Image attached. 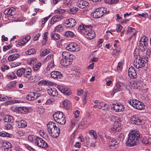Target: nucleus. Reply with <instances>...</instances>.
<instances>
[{"mask_svg":"<svg viewBox=\"0 0 151 151\" xmlns=\"http://www.w3.org/2000/svg\"><path fill=\"white\" fill-rule=\"evenodd\" d=\"M141 135L139 131L135 129L131 130L128 135V138L126 144L129 147L134 146L139 143Z\"/></svg>","mask_w":151,"mask_h":151,"instance_id":"1","label":"nucleus"},{"mask_svg":"<svg viewBox=\"0 0 151 151\" xmlns=\"http://www.w3.org/2000/svg\"><path fill=\"white\" fill-rule=\"evenodd\" d=\"M151 54V52L150 49H147L145 53V55H144L143 57L137 56L134 60V66L137 69L142 68L144 67L146 63L144 59L147 61V59L149 58Z\"/></svg>","mask_w":151,"mask_h":151,"instance_id":"2","label":"nucleus"},{"mask_svg":"<svg viewBox=\"0 0 151 151\" xmlns=\"http://www.w3.org/2000/svg\"><path fill=\"white\" fill-rule=\"evenodd\" d=\"M47 129L50 134L53 137L56 138L59 136L60 129L54 122H50L47 124Z\"/></svg>","mask_w":151,"mask_h":151,"instance_id":"3","label":"nucleus"},{"mask_svg":"<svg viewBox=\"0 0 151 151\" xmlns=\"http://www.w3.org/2000/svg\"><path fill=\"white\" fill-rule=\"evenodd\" d=\"M54 120L57 122L61 124H64L66 122L65 115L60 111L55 113L52 115Z\"/></svg>","mask_w":151,"mask_h":151,"instance_id":"4","label":"nucleus"},{"mask_svg":"<svg viewBox=\"0 0 151 151\" xmlns=\"http://www.w3.org/2000/svg\"><path fill=\"white\" fill-rule=\"evenodd\" d=\"M107 9L105 7H100L95 9L91 13V16L94 18H99L101 17L104 13H108Z\"/></svg>","mask_w":151,"mask_h":151,"instance_id":"5","label":"nucleus"},{"mask_svg":"<svg viewBox=\"0 0 151 151\" xmlns=\"http://www.w3.org/2000/svg\"><path fill=\"white\" fill-rule=\"evenodd\" d=\"M144 121L143 117L139 115H133L131 117L130 119V122L136 125L142 124L144 123Z\"/></svg>","mask_w":151,"mask_h":151,"instance_id":"6","label":"nucleus"},{"mask_svg":"<svg viewBox=\"0 0 151 151\" xmlns=\"http://www.w3.org/2000/svg\"><path fill=\"white\" fill-rule=\"evenodd\" d=\"M148 42V37L145 36H143L139 41V50L142 52H144L146 49Z\"/></svg>","mask_w":151,"mask_h":151,"instance_id":"7","label":"nucleus"},{"mask_svg":"<svg viewBox=\"0 0 151 151\" xmlns=\"http://www.w3.org/2000/svg\"><path fill=\"white\" fill-rule=\"evenodd\" d=\"M35 145L39 147L42 148H46L48 147L47 143L41 137H38L36 141Z\"/></svg>","mask_w":151,"mask_h":151,"instance_id":"8","label":"nucleus"},{"mask_svg":"<svg viewBox=\"0 0 151 151\" xmlns=\"http://www.w3.org/2000/svg\"><path fill=\"white\" fill-rule=\"evenodd\" d=\"M89 28H86L87 31L84 33V35L87 38L90 40L93 39L95 36L94 32L92 30V27L90 25Z\"/></svg>","mask_w":151,"mask_h":151,"instance_id":"9","label":"nucleus"},{"mask_svg":"<svg viewBox=\"0 0 151 151\" xmlns=\"http://www.w3.org/2000/svg\"><path fill=\"white\" fill-rule=\"evenodd\" d=\"M66 49L70 51L78 52L80 50L79 45L76 43H71L69 44L66 47Z\"/></svg>","mask_w":151,"mask_h":151,"instance_id":"10","label":"nucleus"},{"mask_svg":"<svg viewBox=\"0 0 151 151\" xmlns=\"http://www.w3.org/2000/svg\"><path fill=\"white\" fill-rule=\"evenodd\" d=\"M76 24L75 20L73 18L67 19L65 21V26L68 28H71L74 27Z\"/></svg>","mask_w":151,"mask_h":151,"instance_id":"11","label":"nucleus"},{"mask_svg":"<svg viewBox=\"0 0 151 151\" xmlns=\"http://www.w3.org/2000/svg\"><path fill=\"white\" fill-rule=\"evenodd\" d=\"M119 142L115 139H111L109 141V147L111 149H116L119 147Z\"/></svg>","mask_w":151,"mask_h":151,"instance_id":"12","label":"nucleus"},{"mask_svg":"<svg viewBox=\"0 0 151 151\" xmlns=\"http://www.w3.org/2000/svg\"><path fill=\"white\" fill-rule=\"evenodd\" d=\"M134 101L135 102L133 107L134 108L139 110H141L144 109L145 106L143 103L136 99H135Z\"/></svg>","mask_w":151,"mask_h":151,"instance_id":"13","label":"nucleus"},{"mask_svg":"<svg viewBox=\"0 0 151 151\" xmlns=\"http://www.w3.org/2000/svg\"><path fill=\"white\" fill-rule=\"evenodd\" d=\"M111 119L114 122V125L119 130L121 126V119L118 116H112Z\"/></svg>","mask_w":151,"mask_h":151,"instance_id":"14","label":"nucleus"},{"mask_svg":"<svg viewBox=\"0 0 151 151\" xmlns=\"http://www.w3.org/2000/svg\"><path fill=\"white\" fill-rule=\"evenodd\" d=\"M128 75L129 77L132 79H134L137 77V73L133 66H131L129 69Z\"/></svg>","mask_w":151,"mask_h":151,"instance_id":"15","label":"nucleus"},{"mask_svg":"<svg viewBox=\"0 0 151 151\" xmlns=\"http://www.w3.org/2000/svg\"><path fill=\"white\" fill-rule=\"evenodd\" d=\"M16 9L13 7L9 8L6 9L4 12L5 15H7L9 16H12L15 13Z\"/></svg>","mask_w":151,"mask_h":151,"instance_id":"16","label":"nucleus"},{"mask_svg":"<svg viewBox=\"0 0 151 151\" xmlns=\"http://www.w3.org/2000/svg\"><path fill=\"white\" fill-rule=\"evenodd\" d=\"M40 94L37 93L31 92L29 93L26 97L27 99L29 101L34 100L36 99L40 96Z\"/></svg>","mask_w":151,"mask_h":151,"instance_id":"17","label":"nucleus"},{"mask_svg":"<svg viewBox=\"0 0 151 151\" xmlns=\"http://www.w3.org/2000/svg\"><path fill=\"white\" fill-rule=\"evenodd\" d=\"M74 56L70 54V52L67 51H64L62 53V58H66L67 59H70L73 60V57Z\"/></svg>","mask_w":151,"mask_h":151,"instance_id":"18","label":"nucleus"},{"mask_svg":"<svg viewBox=\"0 0 151 151\" xmlns=\"http://www.w3.org/2000/svg\"><path fill=\"white\" fill-rule=\"evenodd\" d=\"M51 76L52 78L56 79H61L63 77L62 75L60 72L56 71L52 72Z\"/></svg>","mask_w":151,"mask_h":151,"instance_id":"19","label":"nucleus"},{"mask_svg":"<svg viewBox=\"0 0 151 151\" xmlns=\"http://www.w3.org/2000/svg\"><path fill=\"white\" fill-rule=\"evenodd\" d=\"M88 5L89 3L88 2L83 0H78L77 4V6L81 8H83Z\"/></svg>","mask_w":151,"mask_h":151,"instance_id":"20","label":"nucleus"},{"mask_svg":"<svg viewBox=\"0 0 151 151\" xmlns=\"http://www.w3.org/2000/svg\"><path fill=\"white\" fill-rule=\"evenodd\" d=\"M73 61L71 60L70 59L68 60L66 58H62L60 61V64L62 65L66 66L71 65Z\"/></svg>","mask_w":151,"mask_h":151,"instance_id":"21","label":"nucleus"},{"mask_svg":"<svg viewBox=\"0 0 151 151\" xmlns=\"http://www.w3.org/2000/svg\"><path fill=\"white\" fill-rule=\"evenodd\" d=\"M47 93L50 95L53 96H56L58 95V93L56 89L54 88H50L47 90Z\"/></svg>","mask_w":151,"mask_h":151,"instance_id":"22","label":"nucleus"},{"mask_svg":"<svg viewBox=\"0 0 151 151\" xmlns=\"http://www.w3.org/2000/svg\"><path fill=\"white\" fill-rule=\"evenodd\" d=\"M89 26L90 25L85 26L83 24H80L78 27V31L81 33H83L84 34V33L87 31L86 30V28H89Z\"/></svg>","mask_w":151,"mask_h":151,"instance_id":"23","label":"nucleus"},{"mask_svg":"<svg viewBox=\"0 0 151 151\" xmlns=\"http://www.w3.org/2000/svg\"><path fill=\"white\" fill-rule=\"evenodd\" d=\"M99 136L102 142L104 143L107 142H109V141H110L111 139L109 136L106 134H104L103 135H99Z\"/></svg>","mask_w":151,"mask_h":151,"instance_id":"24","label":"nucleus"},{"mask_svg":"<svg viewBox=\"0 0 151 151\" xmlns=\"http://www.w3.org/2000/svg\"><path fill=\"white\" fill-rule=\"evenodd\" d=\"M31 37L29 35H27L22 39L21 41L19 42V44L21 45H24L26 43L28 42L30 39Z\"/></svg>","mask_w":151,"mask_h":151,"instance_id":"25","label":"nucleus"},{"mask_svg":"<svg viewBox=\"0 0 151 151\" xmlns=\"http://www.w3.org/2000/svg\"><path fill=\"white\" fill-rule=\"evenodd\" d=\"M19 57V55L18 53L13 54L9 55L8 58V59L9 61H12L15 60Z\"/></svg>","mask_w":151,"mask_h":151,"instance_id":"26","label":"nucleus"},{"mask_svg":"<svg viewBox=\"0 0 151 151\" xmlns=\"http://www.w3.org/2000/svg\"><path fill=\"white\" fill-rule=\"evenodd\" d=\"M116 112H121L124 111V106L121 104H117V106L115 107Z\"/></svg>","mask_w":151,"mask_h":151,"instance_id":"27","label":"nucleus"},{"mask_svg":"<svg viewBox=\"0 0 151 151\" xmlns=\"http://www.w3.org/2000/svg\"><path fill=\"white\" fill-rule=\"evenodd\" d=\"M18 127L19 128H24L27 126L26 121L23 120H21L17 122Z\"/></svg>","mask_w":151,"mask_h":151,"instance_id":"28","label":"nucleus"},{"mask_svg":"<svg viewBox=\"0 0 151 151\" xmlns=\"http://www.w3.org/2000/svg\"><path fill=\"white\" fill-rule=\"evenodd\" d=\"M42 65L41 63L38 62L34 65L33 68L34 71L35 73H37L39 71Z\"/></svg>","mask_w":151,"mask_h":151,"instance_id":"29","label":"nucleus"},{"mask_svg":"<svg viewBox=\"0 0 151 151\" xmlns=\"http://www.w3.org/2000/svg\"><path fill=\"white\" fill-rule=\"evenodd\" d=\"M4 120L6 122L12 123L14 122V119L12 116L8 115L4 116Z\"/></svg>","mask_w":151,"mask_h":151,"instance_id":"30","label":"nucleus"},{"mask_svg":"<svg viewBox=\"0 0 151 151\" xmlns=\"http://www.w3.org/2000/svg\"><path fill=\"white\" fill-rule=\"evenodd\" d=\"M31 70V69L28 70L24 68V73H23L24 76L26 78L30 77L32 75Z\"/></svg>","mask_w":151,"mask_h":151,"instance_id":"31","label":"nucleus"},{"mask_svg":"<svg viewBox=\"0 0 151 151\" xmlns=\"http://www.w3.org/2000/svg\"><path fill=\"white\" fill-rule=\"evenodd\" d=\"M50 37L51 39L53 40H58L60 39V35L59 34L54 32L51 33Z\"/></svg>","mask_w":151,"mask_h":151,"instance_id":"32","label":"nucleus"},{"mask_svg":"<svg viewBox=\"0 0 151 151\" xmlns=\"http://www.w3.org/2000/svg\"><path fill=\"white\" fill-rule=\"evenodd\" d=\"M48 32H45L42 35L43 40L42 42V45H44L46 43L48 39Z\"/></svg>","mask_w":151,"mask_h":151,"instance_id":"33","label":"nucleus"},{"mask_svg":"<svg viewBox=\"0 0 151 151\" xmlns=\"http://www.w3.org/2000/svg\"><path fill=\"white\" fill-rule=\"evenodd\" d=\"M54 56L52 54H50L47 56L44 60V63H46L49 61L52 62L54 61Z\"/></svg>","mask_w":151,"mask_h":151,"instance_id":"34","label":"nucleus"},{"mask_svg":"<svg viewBox=\"0 0 151 151\" xmlns=\"http://www.w3.org/2000/svg\"><path fill=\"white\" fill-rule=\"evenodd\" d=\"M28 107H20L19 109V112L22 114H25L29 111Z\"/></svg>","mask_w":151,"mask_h":151,"instance_id":"35","label":"nucleus"},{"mask_svg":"<svg viewBox=\"0 0 151 151\" xmlns=\"http://www.w3.org/2000/svg\"><path fill=\"white\" fill-rule=\"evenodd\" d=\"M38 137L35 136L33 135H29L28 137V140L30 142L35 144Z\"/></svg>","mask_w":151,"mask_h":151,"instance_id":"36","label":"nucleus"},{"mask_svg":"<svg viewBox=\"0 0 151 151\" xmlns=\"http://www.w3.org/2000/svg\"><path fill=\"white\" fill-rule=\"evenodd\" d=\"M65 36L66 37L72 38L75 36V35L73 32L71 31H67L65 32Z\"/></svg>","mask_w":151,"mask_h":151,"instance_id":"37","label":"nucleus"},{"mask_svg":"<svg viewBox=\"0 0 151 151\" xmlns=\"http://www.w3.org/2000/svg\"><path fill=\"white\" fill-rule=\"evenodd\" d=\"M41 77V75L39 73L36 74L34 78L31 79V82H36L38 81Z\"/></svg>","mask_w":151,"mask_h":151,"instance_id":"38","label":"nucleus"},{"mask_svg":"<svg viewBox=\"0 0 151 151\" xmlns=\"http://www.w3.org/2000/svg\"><path fill=\"white\" fill-rule=\"evenodd\" d=\"M2 146L4 147V149L11 148L12 147V145L10 142L6 141L3 142Z\"/></svg>","mask_w":151,"mask_h":151,"instance_id":"39","label":"nucleus"},{"mask_svg":"<svg viewBox=\"0 0 151 151\" xmlns=\"http://www.w3.org/2000/svg\"><path fill=\"white\" fill-rule=\"evenodd\" d=\"M50 52V50L49 49H45L41 50L40 51V55L41 56H44L47 55Z\"/></svg>","mask_w":151,"mask_h":151,"instance_id":"40","label":"nucleus"},{"mask_svg":"<svg viewBox=\"0 0 151 151\" xmlns=\"http://www.w3.org/2000/svg\"><path fill=\"white\" fill-rule=\"evenodd\" d=\"M63 105L66 109H68L70 106V102L68 100H65L63 102Z\"/></svg>","mask_w":151,"mask_h":151,"instance_id":"41","label":"nucleus"},{"mask_svg":"<svg viewBox=\"0 0 151 151\" xmlns=\"http://www.w3.org/2000/svg\"><path fill=\"white\" fill-rule=\"evenodd\" d=\"M55 65L54 63V61L50 62V63H49L47 67V70L50 71L51 70H52L54 68Z\"/></svg>","mask_w":151,"mask_h":151,"instance_id":"42","label":"nucleus"},{"mask_svg":"<svg viewBox=\"0 0 151 151\" xmlns=\"http://www.w3.org/2000/svg\"><path fill=\"white\" fill-rule=\"evenodd\" d=\"M120 51V49L119 48L114 49L112 52V55L114 57H117L119 55Z\"/></svg>","mask_w":151,"mask_h":151,"instance_id":"43","label":"nucleus"},{"mask_svg":"<svg viewBox=\"0 0 151 151\" xmlns=\"http://www.w3.org/2000/svg\"><path fill=\"white\" fill-rule=\"evenodd\" d=\"M63 30V27L62 24H59L55 27L54 31L58 32H60Z\"/></svg>","mask_w":151,"mask_h":151,"instance_id":"44","label":"nucleus"},{"mask_svg":"<svg viewBox=\"0 0 151 151\" xmlns=\"http://www.w3.org/2000/svg\"><path fill=\"white\" fill-rule=\"evenodd\" d=\"M101 109L105 110L109 108V106L104 102H101V105L100 106Z\"/></svg>","mask_w":151,"mask_h":151,"instance_id":"45","label":"nucleus"},{"mask_svg":"<svg viewBox=\"0 0 151 151\" xmlns=\"http://www.w3.org/2000/svg\"><path fill=\"white\" fill-rule=\"evenodd\" d=\"M119 0H104V2L109 4H116L119 2Z\"/></svg>","mask_w":151,"mask_h":151,"instance_id":"46","label":"nucleus"},{"mask_svg":"<svg viewBox=\"0 0 151 151\" xmlns=\"http://www.w3.org/2000/svg\"><path fill=\"white\" fill-rule=\"evenodd\" d=\"M120 91L122 90L123 88V83L120 82L118 81L116 83V86Z\"/></svg>","mask_w":151,"mask_h":151,"instance_id":"47","label":"nucleus"},{"mask_svg":"<svg viewBox=\"0 0 151 151\" xmlns=\"http://www.w3.org/2000/svg\"><path fill=\"white\" fill-rule=\"evenodd\" d=\"M24 68H22L19 69L18 70L17 72V75L19 77H21L23 75V73H24Z\"/></svg>","mask_w":151,"mask_h":151,"instance_id":"48","label":"nucleus"},{"mask_svg":"<svg viewBox=\"0 0 151 151\" xmlns=\"http://www.w3.org/2000/svg\"><path fill=\"white\" fill-rule=\"evenodd\" d=\"M7 76L9 78L11 79H13L17 78V76H16L15 74L13 72L9 73L7 75Z\"/></svg>","mask_w":151,"mask_h":151,"instance_id":"49","label":"nucleus"},{"mask_svg":"<svg viewBox=\"0 0 151 151\" xmlns=\"http://www.w3.org/2000/svg\"><path fill=\"white\" fill-rule=\"evenodd\" d=\"M89 134L91 136L93 137L94 139H96L97 137V136L96 132L93 130L90 131Z\"/></svg>","mask_w":151,"mask_h":151,"instance_id":"50","label":"nucleus"},{"mask_svg":"<svg viewBox=\"0 0 151 151\" xmlns=\"http://www.w3.org/2000/svg\"><path fill=\"white\" fill-rule=\"evenodd\" d=\"M17 84V82L16 81H11L8 85L9 87L15 88Z\"/></svg>","mask_w":151,"mask_h":151,"instance_id":"51","label":"nucleus"},{"mask_svg":"<svg viewBox=\"0 0 151 151\" xmlns=\"http://www.w3.org/2000/svg\"><path fill=\"white\" fill-rule=\"evenodd\" d=\"M150 142V139L148 137H144L143 139L142 140V143L145 144H148Z\"/></svg>","mask_w":151,"mask_h":151,"instance_id":"52","label":"nucleus"},{"mask_svg":"<svg viewBox=\"0 0 151 151\" xmlns=\"http://www.w3.org/2000/svg\"><path fill=\"white\" fill-rule=\"evenodd\" d=\"M35 53V51L34 48H31L25 52V53L27 55H31Z\"/></svg>","mask_w":151,"mask_h":151,"instance_id":"53","label":"nucleus"},{"mask_svg":"<svg viewBox=\"0 0 151 151\" xmlns=\"http://www.w3.org/2000/svg\"><path fill=\"white\" fill-rule=\"evenodd\" d=\"M12 135L5 132H0V136L4 137H11Z\"/></svg>","mask_w":151,"mask_h":151,"instance_id":"54","label":"nucleus"},{"mask_svg":"<svg viewBox=\"0 0 151 151\" xmlns=\"http://www.w3.org/2000/svg\"><path fill=\"white\" fill-rule=\"evenodd\" d=\"M11 98L10 97H8L7 96H4L1 95L0 98V101H10Z\"/></svg>","mask_w":151,"mask_h":151,"instance_id":"55","label":"nucleus"},{"mask_svg":"<svg viewBox=\"0 0 151 151\" xmlns=\"http://www.w3.org/2000/svg\"><path fill=\"white\" fill-rule=\"evenodd\" d=\"M123 63L122 62H119L118 64L117 70L118 71H121L122 68Z\"/></svg>","mask_w":151,"mask_h":151,"instance_id":"56","label":"nucleus"},{"mask_svg":"<svg viewBox=\"0 0 151 151\" xmlns=\"http://www.w3.org/2000/svg\"><path fill=\"white\" fill-rule=\"evenodd\" d=\"M124 139V135L123 134L121 133L118 135L117 139V141L122 142Z\"/></svg>","mask_w":151,"mask_h":151,"instance_id":"57","label":"nucleus"},{"mask_svg":"<svg viewBox=\"0 0 151 151\" xmlns=\"http://www.w3.org/2000/svg\"><path fill=\"white\" fill-rule=\"evenodd\" d=\"M63 93L67 95H69L71 94V93L69 89L65 88H64Z\"/></svg>","mask_w":151,"mask_h":151,"instance_id":"58","label":"nucleus"},{"mask_svg":"<svg viewBox=\"0 0 151 151\" xmlns=\"http://www.w3.org/2000/svg\"><path fill=\"white\" fill-rule=\"evenodd\" d=\"M37 60L35 58H31L29 59V62L31 65L33 64L36 63Z\"/></svg>","mask_w":151,"mask_h":151,"instance_id":"59","label":"nucleus"},{"mask_svg":"<svg viewBox=\"0 0 151 151\" xmlns=\"http://www.w3.org/2000/svg\"><path fill=\"white\" fill-rule=\"evenodd\" d=\"M55 101V100L53 99H50L47 100L45 102L47 105H49L52 104Z\"/></svg>","mask_w":151,"mask_h":151,"instance_id":"60","label":"nucleus"},{"mask_svg":"<svg viewBox=\"0 0 151 151\" xmlns=\"http://www.w3.org/2000/svg\"><path fill=\"white\" fill-rule=\"evenodd\" d=\"M58 21L57 19L54 16L51 19L50 23L51 24H53L55 23Z\"/></svg>","mask_w":151,"mask_h":151,"instance_id":"61","label":"nucleus"},{"mask_svg":"<svg viewBox=\"0 0 151 151\" xmlns=\"http://www.w3.org/2000/svg\"><path fill=\"white\" fill-rule=\"evenodd\" d=\"M1 69L3 72H4L6 70L9 69V68L8 66L7 65H3L1 67Z\"/></svg>","mask_w":151,"mask_h":151,"instance_id":"62","label":"nucleus"},{"mask_svg":"<svg viewBox=\"0 0 151 151\" xmlns=\"http://www.w3.org/2000/svg\"><path fill=\"white\" fill-rule=\"evenodd\" d=\"M12 45H9L7 46H4L3 47V51H5L10 49L12 47Z\"/></svg>","mask_w":151,"mask_h":151,"instance_id":"63","label":"nucleus"},{"mask_svg":"<svg viewBox=\"0 0 151 151\" xmlns=\"http://www.w3.org/2000/svg\"><path fill=\"white\" fill-rule=\"evenodd\" d=\"M80 113L79 111L78 110H76L73 113V114L74 115V117L75 118H78L79 116V115Z\"/></svg>","mask_w":151,"mask_h":151,"instance_id":"64","label":"nucleus"}]
</instances>
